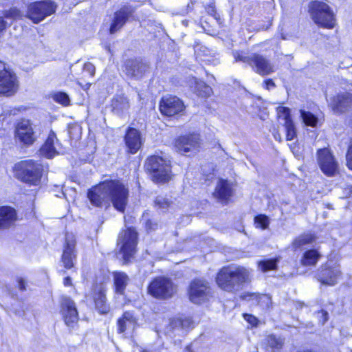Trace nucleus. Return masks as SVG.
Masks as SVG:
<instances>
[{
  "label": "nucleus",
  "instance_id": "39",
  "mask_svg": "<svg viewBox=\"0 0 352 352\" xmlns=\"http://www.w3.org/2000/svg\"><path fill=\"white\" fill-rule=\"evenodd\" d=\"M276 266L277 261L276 259H267L258 263V267L263 272L275 270Z\"/></svg>",
  "mask_w": 352,
  "mask_h": 352
},
{
  "label": "nucleus",
  "instance_id": "44",
  "mask_svg": "<svg viewBox=\"0 0 352 352\" xmlns=\"http://www.w3.org/2000/svg\"><path fill=\"white\" fill-rule=\"evenodd\" d=\"M84 72H87L91 76H94L95 74V67L91 63H87L84 65Z\"/></svg>",
  "mask_w": 352,
  "mask_h": 352
},
{
  "label": "nucleus",
  "instance_id": "52",
  "mask_svg": "<svg viewBox=\"0 0 352 352\" xmlns=\"http://www.w3.org/2000/svg\"><path fill=\"white\" fill-rule=\"evenodd\" d=\"M208 12L210 14H214L215 13V10H214V8L211 6L208 8Z\"/></svg>",
  "mask_w": 352,
  "mask_h": 352
},
{
  "label": "nucleus",
  "instance_id": "15",
  "mask_svg": "<svg viewBox=\"0 0 352 352\" xmlns=\"http://www.w3.org/2000/svg\"><path fill=\"white\" fill-rule=\"evenodd\" d=\"M60 314L67 327H74L78 321V314L73 300L69 297L62 298L60 302Z\"/></svg>",
  "mask_w": 352,
  "mask_h": 352
},
{
  "label": "nucleus",
  "instance_id": "30",
  "mask_svg": "<svg viewBox=\"0 0 352 352\" xmlns=\"http://www.w3.org/2000/svg\"><path fill=\"white\" fill-rule=\"evenodd\" d=\"M197 60L206 65H216L219 63V58L216 55L206 47H201L198 50H195Z\"/></svg>",
  "mask_w": 352,
  "mask_h": 352
},
{
  "label": "nucleus",
  "instance_id": "6",
  "mask_svg": "<svg viewBox=\"0 0 352 352\" xmlns=\"http://www.w3.org/2000/svg\"><path fill=\"white\" fill-rule=\"evenodd\" d=\"M56 5L50 0L36 1L30 3L28 8L27 17L34 23H38L55 12Z\"/></svg>",
  "mask_w": 352,
  "mask_h": 352
},
{
  "label": "nucleus",
  "instance_id": "20",
  "mask_svg": "<svg viewBox=\"0 0 352 352\" xmlns=\"http://www.w3.org/2000/svg\"><path fill=\"white\" fill-rule=\"evenodd\" d=\"M148 69V65L140 59L129 60L126 63V74L133 78L142 77Z\"/></svg>",
  "mask_w": 352,
  "mask_h": 352
},
{
  "label": "nucleus",
  "instance_id": "47",
  "mask_svg": "<svg viewBox=\"0 0 352 352\" xmlns=\"http://www.w3.org/2000/svg\"><path fill=\"white\" fill-rule=\"evenodd\" d=\"M318 317L321 318L320 322L322 324H324L328 320V313L324 310H321V311L318 313Z\"/></svg>",
  "mask_w": 352,
  "mask_h": 352
},
{
  "label": "nucleus",
  "instance_id": "35",
  "mask_svg": "<svg viewBox=\"0 0 352 352\" xmlns=\"http://www.w3.org/2000/svg\"><path fill=\"white\" fill-rule=\"evenodd\" d=\"M319 256L320 255L316 250H308L304 253L301 260V263L305 266L314 265L316 264Z\"/></svg>",
  "mask_w": 352,
  "mask_h": 352
},
{
  "label": "nucleus",
  "instance_id": "11",
  "mask_svg": "<svg viewBox=\"0 0 352 352\" xmlns=\"http://www.w3.org/2000/svg\"><path fill=\"white\" fill-rule=\"evenodd\" d=\"M148 293L155 298H168L175 292L172 281L164 277L154 279L148 287Z\"/></svg>",
  "mask_w": 352,
  "mask_h": 352
},
{
  "label": "nucleus",
  "instance_id": "25",
  "mask_svg": "<svg viewBox=\"0 0 352 352\" xmlns=\"http://www.w3.org/2000/svg\"><path fill=\"white\" fill-rule=\"evenodd\" d=\"M17 219L16 210L10 206L0 207V228H8Z\"/></svg>",
  "mask_w": 352,
  "mask_h": 352
},
{
  "label": "nucleus",
  "instance_id": "27",
  "mask_svg": "<svg viewBox=\"0 0 352 352\" xmlns=\"http://www.w3.org/2000/svg\"><path fill=\"white\" fill-rule=\"evenodd\" d=\"M241 297L244 300L251 302L252 305H258L263 309H268L272 304L270 296L266 294L245 293Z\"/></svg>",
  "mask_w": 352,
  "mask_h": 352
},
{
  "label": "nucleus",
  "instance_id": "3",
  "mask_svg": "<svg viewBox=\"0 0 352 352\" xmlns=\"http://www.w3.org/2000/svg\"><path fill=\"white\" fill-rule=\"evenodd\" d=\"M309 12L314 22L320 26L331 29L335 25V16L328 4L313 1L309 5Z\"/></svg>",
  "mask_w": 352,
  "mask_h": 352
},
{
  "label": "nucleus",
  "instance_id": "22",
  "mask_svg": "<svg viewBox=\"0 0 352 352\" xmlns=\"http://www.w3.org/2000/svg\"><path fill=\"white\" fill-rule=\"evenodd\" d=\"M133 10L129 6H124L114 14L113 22L110 26V33L114 34L120 30L132 14Z\"/></svg>",
  "mask_w": 352,
  "mask_h": 352
},
{
  "label": "nucleus",
  "instance_id": "51",
  "mask_svg": "<svg viewBox=\"0 0 352 352\" xmlns=\"http://www.w3.org/2000/svg\"><path fill=\"white\" fill-rule=\"evenodd\" d=\"M74 129V130H76L78 131H80V129L78 126H75L74 127H71L69 129V133L71 135V137L72 136V130Z\"/></svg>",
  "mask_w": 352,
  "mask_h": 352
},
{
  "label": "nucleus",
  "instance_id": "38",
  "mask_svg": "<svg viewBox=\"0 0 352 352\" xmlns=\"http://www.w3.org/2000/svg\"><path fill=\"white\" fill-rule=\"evenodd\" d=\"M314 238L311 234L301 235L294 240L293 247L295 249L300 248L302 245L311 243Z\"/></svg>",
  "mask_w": 352,
  "mask_h": 352
},
{
  "label": "nucleus",
  "instance_id": "7",
  "mask_svg": "<svg viewBox=\"0 0 352 352\" xmlns=\"http://www.w3.org/2000/svg\"><path fill=\"white\" fill-rule=\"evenodd\" d=\"M235 61H241L250 65L260 75L265 76L274 72V65L264 56L258 54H253L246 56L242 53L235 52L234 54Z\"/></svg>",
  "mask_w": 352,
  "mask_h": 352
},
{
  "label": "nucleus",
  "instance_id": "4",
  "mask_svg": "<svg viewBox=\"0 0 352 352\" xmlns=\"http://www.w3.org/2000/svg\"><path fill=\"white\" fill-rule=\"evenodd\" d=\"M146 167L150 171L153 181L165 182L170 179V163L162 157L153 155L147 159Z\"/></svg>",
  "mask_w": 352,
  "mask_h": 352
},
{
  "label": "nucleus",
  "instance_id": "29",
  "mask_svg": "<svg viewBox=\"0 0 352 352\" xmlns=\"http://www.w3.org/2000/svg\"><path fill=\"white\" fill-rule=\"evenodd\" d=\"M22 16L21 11L16 8L5 11L3 15L0 16V32L10 25L14 20L21 19Z\"/></svg>",
  "mask_w": 352,
  "mask_h": 352
},
{
  "label": "nucleus",
  "instance_id": "19",
  "mask_svg": "<svg viewBox=\"0 0 352 352\" xmlns=\"http://www.w3.org/2000/svg\"><path fill=\"white\" fill-rule=\"evenodd\" d=\"M124 142L128 151L131 154L136 153L142 144L140 132L134 128H129L125 135Z\"/></svg>",
  "mask_w": 352,
  "mask_h": 352
},
{
  "label": "nucleus",
  "instance_id": "8",
  "mask_svg": "<svg viewBox=\"0 0 352 352\" xmlns=\"http://www.w3.org/2000/svg\"><path fill=\"white\" fill-rule=\"evenodd\" d=\"M188 295L192 302L201 304L211 297V288L209 283L204 279L196 278L190 283Z\"/></svg>",
  "mask_w": 352,
  "mask_h": 352
},
{
  "label": "nucleus",
  "instance_id": "12",
  "mask_svg": "<svg viewBox=\"0 0 352 352\" xmlns=\"http://www.w3.org/2000/svg\"><path fill=\"white\" fill-rule=\"evenodd\" d=\"M18 87L15 74L9 71L6 64L0 60V95H13L16 92Z\"/></svg>",
  "mask_w": 352,
  "mask_h": 352
},
{
  "label": "nucleus",
  "instance_id": "55",
  "mask_svg": "<svg viewBox=\"0 0 352 352\" xmlns=\"http://www.w3.org/2000/svg\"><path fill=\"white\" fill-rule=\"evenodd\" d=\"M278 137H280V135H278V136H276V135H274L275 139L278 138Z\"/></svg>",
  "mask_w": 352,
  "mask_h": 352
},
{
  "label": "nucleus",
  "instance_id": "36",
  "mask_svg": "<svg viewBox=\"0 0 352 352\" xmlns=\"http://www.w3.org/2000/svg\"><path fill=\"white\" fill-rule=\"evenodd\" d=\"M265 344L268 349H271L273 352L278 351L283 346V340L274 335H270L265 339Z\"/></svg>",
  "mask_w": 352,
  "mask_h": 352
},
{
  "label": "nucleus",
  "instance_id": "49",
  "mask_svg": "<svg viewBox=\"0 0 352 352\" xmlns=\"http://www.w3.org/2000/svg\"><path fill=\"white\" fill-rule=\"evenodd\" d=\"M265 89L270 90L275 87V84L272 80L268 79L264 82Z\"/></svg>",
  "mask_w": 352,
  "mask_h": 352
},
{
  "label": "nucleus",
  "instance_id": "32",
  "mask_svg": "<svg viewBox=\"0 0 352 352\" xmlns=\"http://www.w3.org/2000/svg\"><path fill=\"white\" fill-rule=\"evenodd\" d=\"M113 280L116 288V292L122 294L129 282V277L122 272H113Z\"/></svg>",
  "mask_w": 352,
  "mask_h": 352
},
{
  "label": "nucleus",
  "instance_id": "2",
  "mask_svg": "<svg viewBox=\"0 0 352 352\" xmlns=\"http://www.w3.org/2000/svg\"><path fill=\"white\" fill-rule=\"evenodd\" d=\"M250 271L242 266H228L219 270L216 282L218 286L228 292L239 290L243 285L250 280Z\"/></svg>",
  "mask_w": 352,
  "mask_h": 352
},
{
  "label": "nucleus",
  "instance_id": "43",
  "mask_svg": "<svg viewBox=\"0 0 352 352\" xmlns=\"http://www.w3.org/2000/svg\"><path fill=\"white\" fill-rule=\"evenodd\" d=\"M155 203L156 206L162 210L168 208L170 205L168 199L162 196L157 197Z\"/></svg>",
  "mask_w": 352,
  "mask_h": 352
},
{
  "label": "nucleus",
  "instance_id": "40",
  "mask_svg": "<svg viewBox=\"0 0 352 352\" xmlns=\"http://www.w3.org/2000/svg\"><path fill=\"white\" fill-rule=\"evenodd\" d=\"M171 325L173 327L180 326L182 329H188L190 328L192 325V321L191 318L188 317H186L184 318H180L176 320H173L171 322Z\"/></svg>",
  "mask_w": 352,
  "mask_h": 352
},
{
  "label": "nucleus",
  "instance_id": "41",
  "mask_svg": "<svg viewBox=\"0 0 352 352\" xmlns=\"http://www.w3.org/2000/svg\"><path fill=\"white\" fill-rule=\"evenodd\" d=\"M52 98L56 102H57L64 106H68L70 104L69 97L65 92H62V91L56 92L53 95Z\"/></svg>",
  "mask_w": 352,
  "mask_h": 352
},
{
  "label": "nucleus",
  "instance_id": "31",
  "mask_svg": "<svg viewBox=\"0 0 352 352\" xmlns=\"http://www.w3.org/2000/svg\"><path fill=\"white\" fill-rule=\"evenodd\" d=\"M135 324L136 320L133 314L129 311H126L124 313L122 317L118 320V331L120 333L132 331Z\"/></svg>",
  "mask_w": 352,
  "mask_h": 352
},
{
  "label": "nucleus",
  "instance_id": "46",
  "mask_svg": "<svg viewBox=\"0 0 352 352\" xmlns=\"http://www.w3.org/2000/svg\"><path fill=\"white\" fill-rule=\"evenodd\" d=\"M244 319L252 326H256L257 324L258 320L256 317L250 314H244Z\"/></svg>",
  "mask_w": 352,
  "mask_h": 352
},
{
  "label": "nucleus",
  "instance_id": "18",
  "mask_svg": "<svg viewBox=\"0 0 352 352\" xmlns=\"http://www.w3.org/2000/svg\"><path fill=\"white\" fill-rule=\"evenodd\" d=\"M277 114L280 120L284 122V126L286 131L287 140H292L296 138V129L292 120L291 119L290 109L287 107H278L277 108Z\"/></svg>",
  "mask_w": 352,
  "mask_h": 352
},
{
  "label": "nucleus",
  "instance_id": "5",
  "mask_svg": "<svg viewBox=\"0 0 352 352\" xmlns=\"http://www.w3.org/2000/svg\"><path fill=\"white\" fill-rule=\"evenodd\" d=\"M18 177L23 182L37 186L42 177L43 166L32 160L22 161L16 166Z\"/></svg>",
  "mask_w": 352,
  "mask_h": 352
},
{
  "label": "nucleus",
  "instance_id": "26",
  "mask_svg": "<svg viewBox=\"0 0 352 352\" xmlns=\"http://www.w3.org/2000/svg\"><path fill=\"white\" fill-rule=\"evenodd\" d=\"M213 195L221 201H227L232 195V184L228 180L220 179Z\"/></svg>",
  "mask_w": 352,
  "mask_h": 352
},
{
  "label": "nucleus",
  "instance_id": "45",
  "mask_svg": "<svg viewBox=\"0 0 352 352\" xmlns=\"http://www.w3.org/2000/svg\"><path fill=\"white\" fill-rule=\"evenodd\" d=\"M346 161L348 167L352 170V140L346 154Z\"/></svg>",
  "mask_w": 352,
  "mask_h": 352
},
{
  "label": "nucleus",
  "instance_id": "23",
  "mask_svg": "<svg viewBox=\"0 0 352 352\" xmlns=\"http://www.w3.org/2000/svg\"><path fill=\"white\" fill-rule=\"evenodd\" d=\"M58 142L56 134L51 131L40 149V155L47 158H52L58 154Z\"/></svg>",
  "mask_w": 352,
  "mask_h": 352
},
{
  "label": "nucleus",
  "instance_id": "10",
  "mask_svg": "<svg viewBox=\"0 0 352 352\" xmlns=\"http://www.w3.org/2000/svg\"><path fill=\"white\" fill-rule=\"evenodd\" d=\"M201 144L199 135L192 133L177 138L175 142V147L177 152L190 155L200 150Z\"/></svg>",
  "mask_w": 352,
  "mask_h": 352
},
{
  "label": "nucleus",
  "instance_id": "14",
  "mask_svg": "<svg viewBox=\"0 0 352 352\" xmlns=\"http://www.w3.org/2000/svg\"><path fill=\"white\" fill-rule=\"evenodd\" d=\"M318 162L321 170L327 176H333L338 172V162L328 148L318 150Z\"/></svg>",
  "mask_w": 352,
  "mask_h": 352
},
{
  "label": "nucleus",
  "instance_id": "9",
  "mask_svg": "<svg viewBox=\"0 0 352 352\" xmlns=\"http://www.w3.org/2000/svg\"><path fill=\"white\" fill-rule=\"evenodd\" d=\"M118 245H120V251L123 254L125 262L129 261L135 252L137 245V232L131 228L122 232L118 238Z\"/></svg>",
  "mask_w": 352,
  "mask_h": 352
},
{
  "label": "nucleus",
  "instance_id": "24",
  "mask_svg": "<svg viewBox=\"0 0 352 352\" xmlns=\"http://www.w3.org/2000/svg\"><path fill=\"white\" fill-rule=\"evenodd\" d=\"M333 111L344 112L352 107V95L349 93L338 94L330 103Z\"/></svg>",
  "mask_w": 352,
  "mask_h": 352
},
{
  "label": "nucleus",
  "instance_id": "54",
  "mask_svg": "<svg viewBox=\"0 0 352 352\" xmlns=\"http://www.w3.org/2000/svg\"><path fill=\"white\" fill-rule=\"evenodd\" d=\"M278 137H280V135H278V136H276V135H274L275 139L278 138Z\"/></svg>",
  "mask_w": 352,
  "mask_h": 352
},
{
  "label": "nucleus",
  "instance_id": "28",
  "mask_svg": "<svg viewBox=\"0 0 352 352\" xmlns=\"http://www.w3.org/2000/svg\"><path fill=\"white\" fill-rule=\"evenodd\" d=\"M188 83L192 90L199 96L207 98L212 94L211 87L196 78H190Z\"/></svg>",
  "mask_w": 352,
  "mask_h": 352
},
{
  "label": "nucleus",
  "instance_id": "33",
  "mask_svg": "<svg viewBox=\"0 0 352 352\" xmlns=\"http://www.w3.org/2000/svg\"><path fill=\"white\" fill-rule=\"evenodd\" d=\"M94 300L96 307L100 314H105L109 312V307L106 302V295L102 288L96 294Z\"/></svg>",
  "mask_w": 352,
  "mask_h": 352
},
{
  "label": "nucleus",
  "instance_id": "13",
  "mask_svg": "<svg viewBox=\"0 0 352 352\" xmlns=\"http://www.w3.org/2000/svg\"><path fill=\"white\" fill-rule=\"evenodd\" d=\"M16 139L25 146L32 145L37 139L34 124L29 120L18 122L15 130Z\"/></svg>",
  "mask_w": 352,
  "mask_h": 352
},
{
  "label": "nucleus",
  "instance_id": "21",
  "mask_svg": "<svg viewBox=\"0 0 352 352\" xmlns=\"http://www.w3.org/2000/svg\"><path fill=\"white\" fill-rule=\"evenodd\" d=\"M340 276V267L336 266L322 268L318 275V279L323 285L333 286L337 283Z\"/></svg>",
  "mask_w": 352,
  "mask_h": 352
},
{
  "label": "nucleus",
  "instance_id": "16",
  "mask_svg": "<svg viewBox=\"0 0 352 352\" xmlns=\"http://www.w3.org/2000/svg\"><path fill=\"white\" fill-rule=\"evenodd\" d=\"M185 106L182 100L176 96L163 97L160 101V109L166 116H173L184 110Z\"/></svg>",
  "mask_w": 352,
  "mask_h": 352
},
{
  "label": "nucleus",
  "instance_id": "42",
  "mask_svg": "<svg viewBox=\"0 0 352 352\" xmlns=\"http://www.w3.org/2000/svg\"><path fill=\"white\" fill-rule=\"evenodd\" d=\"M254 224L256 228H260L263 230L267 228L269 225V219L264 214H259L254 218Z\"/></svg>",
  "mask_w": 352,
  "mask_h": 352
},
{
  "label": "nucleus",
  "instance_id": "1",
  "mask_svg": "<svg viewBox=\"0 0 352 352\" xmlns=\"http://www.w3.org/2000/svg\"><path fill=\"white\" fill-rule=\"evenodd\" d=\"M129 190L119 181H104L88 190L91 204L99 208H108L111 203L120 212H124L127 204Z\"/></svg>",
  "mask_w": 352,
  "mask_h": 352
},
{
  "label": "nucleus",
  "instance_id": "56",
  "mask_svg": "<svg viewBox=\"0 0 352 352\" xmlns=\"http://www.w3.org/2000/svg\"><path fill=\"white\" fill-rule=\"evenodd\" d=\"M278 137H280V135H278V136H276V135H274L275 139L278 138Z\"/></svg>",
  "mask_w": 352,
  "mask_h": 352
},
{
  "label": "nucleus",
  "instance_id": "34",
  "mask_svg": "<svg viewBox=\"0 0 352 352\" xmlns=\"http://www.w3.org/2000/svg\"><path fill=\"white\" fill-rule=\"evenodd\" d=\"M113 111L116 113H120L129 107L127 98L124 96H116L113 98L111 104Z\"/></svg>",
  "mask_w": 352,
  "mask_h": 352
},
{
  "label": "nucleus",
  "instance_id": "48",
  "mask_svg": "<svg viewBox=\"0 0 352 352\" xmlns=\"http://www.w3.org/2000/svg\"><path fill=\"white\" fill-rule=\"evenodd\" d=\"M17 284L19 289L21 291H24L26 289V282L23 278H19L17 280Z\"/></svg>",
  "mask_w": 352,
  "mask_h": 352
},
{
  "label": "nucleus",
  "instance_id": "53",
  "mask_svg": "<svg viewBox=\"0 0 352 352\" xmlns=\"http://www.w3.org/2000/svg\"><path fill=\"white\" fill-rule=\"evenodd\" d=\"M141 352H153V351L147 350V349H142Z\"/></svg>",
  "mask_w": 352,
  "mask_h": 352
},
{
  "label": "nucleus",
  "instance_id": "50",
  "mask_svg": "<svg viewBox=\"0 0 352 352\" xmlns=\"http://www.w3.org/2000/svg\"><path fill=\"white\" fill-rule=\"evenodd\" d=\"M63 284L65 286H70L72 285V279L70 277L67 276L65 278Z\"/></svg>",
  "mask_w": 352,
  "mask_h": 352
},
{
  "label": "nucleus",
  "instance_id": "37",
  "mask_svg": "<svg viewBox=\"0 0 352 352\" xmlns=\"http://www.w3.org/2000/svg\"><path fill=\"white\" fill-rule=\"evenodd\" d=\"M300 117L305 124L312 127L316 126L318 119L315 115L309 111H306L302 109L300 110Z\"/></svg>",
  "mask_w": 352,
  "mask_h": 352
},
{
  "label": "nucleus",
  "instance_id": "17",
  "mask_svg": "<svg viewBox=\"0 0 352 352\" xmlns=\"http://www.w3.org/2000/svg\"><path fill=\"white\" fill-rule=\"evenodd\" d=\"M76 239L72 233L65 234V244L64 245L62 255V263L66 269H71L74 266L76 259L75 250Z\"/></svg>",
  "mask_w": 352,
  "mask_h": 352
}]
</instances>
